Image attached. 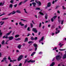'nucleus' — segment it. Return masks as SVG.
<instances>
[{"mask_svg": "<svg viewBox=\"0 0 66 66\" xmlns=\"http://www.w3.org/2000/svg\"><path fill=\"white\" fill-rule=\"evenodd\" d=\"M32 31L34 32L35 33H37V29H36L34 28L32 29Z\"/></svg>", "mask_w": 66, "mask_h": 66, "instance_id": "0eeeda50", "label": "nucleus"}, {"mask_svg": "<svg viewBox=\"0 0 66 66\" xmlns=\"http://www.w3.org/2000/svg\"><path fill=\"white\" fill-rule=\"evenodd\" d=\"M1 57V53H0V57Z\"/></svg>", "mask_w": 66, "mask_h": 66, "instance_id": "774afa93", "label": "nucleus"}, {"mask_svg": "<svg viewBox=\"0 0 66 66\" xmlns=\"http://www.w3.org/2000/svg\"><path fill=\"white\" fill-rule=\"evenodd\" d=\"M2 32H1V30H0V37L2 36Z\"/></svg>", "mask_w": 66, "mask_h": 66, "instance_id": "dca6fc26", "label": "nucleus"}, {"mask_svg": "<svg viewBox=\"0 0 66 66\" xmlns=\"http://www.w3.org/2000/svg\"><path fill=\"white\" fill-rule=\"evenodd\" d=\"M22 57H23V55H21L18 58V61H20V60L21 59H22Z\"/></svg>", "mask_w": 66, "mask_h": 66, "instance_id": "7ed1b4c3", "label": "nucleus"}, {"mask_svg": "<svg viewBox=\"0 0 66 66\" xmlns=\"http://www.w3.org/2000/svg\"><path fill=\"white\" fill-rule=\"evenodd\" d=\"M3 60H4V61H6V57H4L3 59Z\"/></svg>", "mask_w": 66, "mask_h": 66, "instance_id": "a19ab883", "label": "nucleus"}, {"mask_svg": "<svg viewBox=\"0 0 66 66\" xmlns=\"http://www.w3.org/2000/svg\"><path fill=\"white\" fill-rule=\"evenodd\" d=\"M19 24L21 26H24V24H22V22H20L19 23Z\"/></svg>", "mask_w": 66, "mask_h": 66, "instance_id": "ddd939ff", "label": "nucleus"}, {"mask_svg": "<svg viewBox=\"0 0 66 66\" xmlns=\"http://www.w3.org/2000/svg\"><path fill=\"white\" fill-rule=\"evenodd\" d=\"M17 4H16V5H14V7H16V6H17Z\"/></svg>", "mask_w": 66, "mask_h": 66, "instance_id": "69168bd1", "label": "nucleus"}, {"mask_svg": "<svg viewBox=\"0 0 66 66\" xmlns=\"http://www.w3.org/2000/svg\"><path fill=\"white\" fill-rule=\"evenodd\" d=\"M32 22L33 24H35V23L33 21H32Z\"/></svg>", "mask_w": 66, "mask_h": 66, "instance_id": "e2e57ef3", "label": "nucleus"}, {"mask_svg": "<svg viewBox=\"0 0 66 66\" xmlns=\"http://www.w3.org/2000/svg\"><path fill=\"white\" fill-rule=\"evenodd\" d=\"M16 13V12L15 11H14L11 12V14L12 15H14V14H15Z\"/></svg>", "mask_w": 66, "mask_h": 66, "instance_id": "aec40b11", "label": "nucleus"}, {"mask_svg": "<svg viewBox=\"0 0 66 66\" xmlns=\"http://www.w3.org/2000/svg\"><path fill=\"white\" fill-rule=\"evenodd\" d=\"M4 4V2L2 3H0V6H2Z\"/></svg>", "mask_w": 66, "mask_h": 66, "instance_id": "f8f14e48", "label": "nucleus"}, {"mask_svg": "<svg viewBox=\"0 0 66 66\" xmlns=\"http://www.w3.org/2000/svg\"><path fill=\"white\" fill-rule=\"evenodd\" d=\"M61 57H62V56H60V55H57L56 56V59L57 60L59 61L61 59Z\"/></svg>", "mask_w": 66, "mask_h": 66, "instance_id": "f257e3e1", "label": "nucleus"}, {"mask_svg": "<svg viewBox=\"0 0 66 66\" xmlns=\"http://www.w3.org/2000/svg\"><path fill=\"white\" fill-rule=\"evenodd\" d=\"M43 54V52H40L38 53V54Z\"/></svg>", "mask_w": 66, "mask_h": 66, "instance_id": "de8ad7c7", "label": "nucleus"}, {"mask_svg": "<svg viewBox=\"0 0 66 66\" xmlns=\"http://www.w3.org/2000/svg\"><path fill=\"white\" fill-rule=\"evenodd\" d=\"M53 18H52L51 19V21L52 22H53V21H54V20H53Z\"/></svg>", "mask_w": 66, "mask_h": 66, "instance_id": "37998d69", "label": "nucleus"}, {"mask_svg": "<svg viewBox=\"0 0 66 66\" xmlns=\"http://www.w3.org/2000/svg\"><path fill=\"white\" fill-rule=\"evenodd\" d=\"M34 42L32 41H29L28 42V44H32V43H33Z\"/></svg>", "mask_w": 66, "mask_h": 66, "instance_id": "393cba45", "label": "nucleus"}, {"mask_svg": "<svg viewBox=\"0 0 66 66\" xmlns=\"http://www.w3.org/2000/svg\"><path fill=\"white\" fill-rule=\"evenodd\" d=\"M56 31L55 34H57L59 33H60V30H59V28H57L56 29Z\"/></svg>", "mask_w": 66, "mask_h": 66, "instance_id": "f03ea898", "label": "nucleus"}, {"mask_svg": "<svg viewBox=\"0 0 66 66\" xmlns=\"http://www.w3.org/2000/svg\"><path fill=\"white\" fill-rule=\"evenodd\" d=\"M21 46H22L21 45H19L18 46V48L19 49H20L21 48Z\"/></svg>", "mask_w": 66, "mask_h": 66, "instance_id": "412c9836", "label": "nucleus"}, {"mask_svg": "<svg viewBox=\"0 0 66 66\" xmlns=\"http://www.w3.org/2000/svg\"><path fill=\"white\" fill-rule=\"evenodd\" d=\"M37 39V37H35L34 38V40H36Z\"/></svg>", "mask_w": 66, "mask_h": 66, "instance_id": "c03bdc74", "label": "nucleus"}, {"mask_svg": "<svg viewBox=\"0 0 66 66\" xmlns=\"http://www.w3.org/2000/svg\"><path fill=\"white\" fill-rule=\"evenodd\" d=\"M36 53V52H33L32 54H31V56H33V55H34Z\"/></svg>", "mask_w": 66, "mask_h": 66, "instance_id": "a211bd4d", "label": "nucleus"}, {"mask_svg": "<svg viewBox=\"0 0 66 66\" xmlns=\"http://www.w3.org/2000/svg\"><path fill=\"white\" fill-rule=\"evenodd\" d=\"M24 12L25 13H26V14H28V13L27 11H26V9H24Z\"/></svg>", "mask_w": 66, "mask_h": 66, "instance_id": "c756f323", "label": "nucleus"}, {"mask_svg": "<svg viewBox=\"0 0 66 66\" xmlns=\"http://www.w3.org/2000/svg\"><path fill=\"white\" fill-rule=\"evenodd\" d=\"M35 62V61L32 60H30L28 61V63H30V62H31V63H34Z\"/></svg>", "mask_w": 66, "mask_h": 66, "instance_id": "9d476101", "label": "nucleus"}, {"mask_svg": "<svg viewBox=\"0 0 66 66\" xmlns=\"http://www.w3.org/2000/svg\"><path fill=\"white\" fill-rule=\"evenodd\" d=\"M27 26H28L27 25V24H26L24 26V28H26L27 27Z\"/></svg>", "mask_w": 66, "mask_h": 66, "instance_id": "8fccbe9b", "label": "nucleus"}, {"mask_svg": "<svg viewBox=\"0 0 66 66\" xmlns=\"http://www.w3.org/2000/svg\"><path fill=\"white\" fill-rule=\"evenodd\" d=\"M16 60H13V63H14V62H15V61H16Z\"/></svg>", "mask_w": 66, "mask_h": 66, "instance_id": "13d9d810", "label": "nucleus"}, {"mask_svg": "<svg viewBox=\"0 0 66 66\" xmlns=\"http://www.w3.org/2000/svg\"><path fill=\"white\" fill-rule=\"evenodd\" d=\"M66 54H65L63 55V59H66Z\"/></svg>", "mask_w": 66, "mask_h": 66, "instance_id": "4be33fe9", "label": "nucleus"}, {"mask_svg": "<svg viewBox=\"0 0 66 66\" xmlns=\"http://www.w3.org/2000/svg\"><path fill=\"white\" fill-rule=\"evenodd\" d=\"M33 45L36 48H35V51H36L37 50V44H33Z\"/></svg>", "mask_w": 66, "mask_h": 66, "instance_id": "20e7f679", "label": "nucleus"}, {"mask_svg": "<svg viewBox=\"0 0 66 66\" xmlns=\"http://www.w3.org/2000/svg\"><path fill=\"white\" fill-rule=\"evenodd\" d=\"M36 9L37 10H40V8L38 7H37Z\"/></svg>", "mask_w": 66, "mask_h": 66, "instance_id": "79ce46f5", "label": "nucleus"}, {"mask_svg": "<svg viewBox=\"0 0 66 66\" xmlns=\"http://www.w3.org/2000/svg\"><path fill=\"white\" fill-rule=\"evenodd\" d=\"M8 38L9 40H11L14 38V37L12 36H10L8 37Z\"/></svg>", "mask_w": 66, "mask_h": 66, "instance_id": "423d86ee", "label": "nucleus"}, {"mask_svg": "<svg viewBox=\"0 0 66 66\" xmlns=\"http://www.w3.org/2000/svg\"><path fill=\"white\" fill-rule=\"evenodd\" d=\"M14 1L13 0H11L10 1V3H13Z\"/></svg>", "mask_w": 66, "mask_h": 66, "instance_id": "a18cd8bd", "label": "nucleus"}, {"mask_svg": "<svg viewBox=\"0 0 66 66\" xmlns=\"http://www.w3.org/2000/svg\"><path fill=\"white\" fill-rule=\"evenodd\" d=\"M54 64H55V63H54V62H53L50 65V66H53L54 65Z\"/></svg>", "mask_w": 66, "mask_h": 66, "instance_id": "f3484780", "label": "nucleus"}, {"mask_svg": "<svg viewBox=\"0 0 66 66\" xmlns=\"http://www.w3.org/2000/svg\"><path fill=\"white\" fill-rule=\"evenodd\" d=\"M28 39L27 38H25V42H28Z\"/></svg>", "mask_w": 66, "mask_h": 66, "instance_id": "e433bc0d", "label": "nucleus"}, {"mask_svg": "<svg viewBox=\"0 0 66 66\" xmlns=\"http://www.w3.org/2000/svg\"><path fill=\"white\" fill-rule=\"evenodd\" d=\"M12 32V31H10L9 32H8L6 34V35H7V36H9V35H10L11 34Z\"/></svg>", "mask_w": 66, "mask_h": 66, "instance_id": "6e6552de", "label": "nucleus"}, {"mask_svg": "<svg viewBox=\"0 0 66 66\" xmlns=\"http://www.w3.org/2000/svg\"><path fill=\"white\" fill-rule=\"evenodd\" d=\"M44 37H43L41 38L40 40H39V43H40L42 41H43L44 40Z\"/></svg>", "mask_w": 66, "mask_h": 66, "instance_id": "1a4fd4ad", "label": "nucleus"}, {"mask_svg": "<svg viewBox=\"0 0 66 66\" xmlns=\"http://www.w3.org/2000/svg\"><path fill=\"white\" fill-rule=\"evenodd\" d=\"M5 15L4 14H1L0 15V16H3V15Z\"/></svg>", "mask_w": 66, "mask_h": 66, "instance_id": "bf43d9fd", "label": "nucleus"}, {"mask_svg": "<svg viewBox=\"0 0 66 66\" xmlns=\"http://www.w3.org/2000/svg\"><path fill=\"white\" fill-rule=\"evenodd\" d=\"M66 49H59V50H60V51H64V50H65Z\"/></svg>", "mask_w": 66, "mask_h": 66, "instance_id": "09e8293b", "label": "nucleus"}, {"mask_svg": "<svg viewBox=\"0 0 66 66\" xmlns=\"http://www.w3.org/2000/svg\"><path fill=\"white\" fill-rule=\"evenodd\" d=\"M31 39L32 40H34V38H33V37H31Z\"/></svg>", "mask_w": 66, "mask_h": 66, "instance_id": "58836bf2", "label": "nucleus"}, {"mask_svg": "<svg viewBox=\"0 0 66 66\" xmlns=\"http://www.w3.org/2000/svg\"><path fill=\"white\" fill-rule=\"evenodd\" d=\"M61 24H63V22H64V20H61Z\"/></svg>", "mask_w": 66, "mask_h": 66, "instance_id": "473e14b6", "label": "nucleus"}, {"mask_svg": "<svg viewBox=\"0 0 66 66\" xmlns=\"http://www.w3.org/2000/svg\"><path fill=\"white\" fill-rule=\"evenodd\" d=\"M41 25H42V23H40L39 24V27H41Z\"/></svg>", "mask_w": 66, "mask_h": 66, "instance_id": "603ef678", "label": "nucleus"}, {"mask_svg": "<svg viewBox=\"0 0 66 66\" xmlns=\"http://www.w3.org/2000/svg\"><path fill=\"white\" fill-rule=\"evenodd\" d=\"M28 0H26L24 1V3H25V2H27Z\"/></svg>", "mask_w": 66, "mask_h": 66, "instance_id": "5fc2aeb1", "label": "nucleus"}, {"mask_svg": "<svg viewBox=\"0 0 66 66\" xmlns=\"http://www.w3.org/2000/svg\"><path fill=\"white\" fill-rule=\"evenodd\" d=\"M62 8L63 10H66V7H64V6H62Z\"/></svg>", "mask_w": 66, "mask_h": 66, "instance_id": "49530a36", "label": "nucleus"}, {"mask_svg": "<svg viewBox=\"0 0 66 66\" xmlns=\"http://www.w3.org/2000/svg\"><path fill=\"white\" fill-rule=\"evenodd\" d=\"M57 16L56 15L55 16H54L53 18L54 19H56V18L57 17Z\"/></svg>", "mask_w": 66, "mask_h": 66, "instance_id": "cd10ccee", "label": "nucleus"}, {"mask_svg": "<svg viewBox=\"0 0 66 66\" xmlns=\"http://www.w3.org/2000/svg\"><path fill=\"white\" fill-rule=\"evenodd\" d=\"M21 20L22 21H23V22H26V21H27V20H24L23 19H21Z\"/></svg>", "mask_w": 66, "mask_h": 66, "instance_id": "72a5a7b5", "label": "nucleus"}, {"mask_svg": "<svg viewBox=\"0 0 66 66\" xmlns=\"http://www.w3.org/2000/svg\"><path fill=\"white\" fill-rule=\"evenodd\" d=\"M11 14H12V13L11 12V13H10L9 14H8V15H9V16H10V15H11Z\"/></svg>", "mask_w": 66, "mask_h": 66, "instance_id": "680f3d73", "label": "nucleus"}, {"mask_svg": "<svg viewBox=\"0 0 66 66\" xmlns=\"http://www.w3.org/2000/svg\"><path fill=\"white\" fill-rule=\"evenodd\" d=\"M48 16V15H47V14H46L45 15V18L46 19H47Z\"/></svg>", "mask_w": 66, "mask_h": 66, "instance_id": "a878e982", "label": "nucleus"}, {"mask_svg": "<svg viewBox=\"0 0 66 66\" xmlns=\"http://www.w3.org/2000/svg\"><path fill=\"white\" fill-rule=\"evenodd\" d=\"M56 49H57V47H54L53 49V50H56Z\"/></svg>", "mask_w": 66, "mask_h": 66, "instance_id": "2f4dec72", "label": "nucleus"}, {"mask_svg": "<svg viewBox=\"0 0 66 66\" xmlns=\"http://www.w3.org/2000/svg\"><path fill=\"white\" fill-rule=\"evenodd\" d=\"M22 65V64L21 63H20L19 64V66H21Z\"/></svg>", "mask_w": 66, "mask_h": 66, "instance_id": "6e6d98bb", "label": "nucleus"}, {"mask_svg": "<svg viewBox=\"0 0 66 66\" xmlns=\"http://www.w3.org/2000/svg\"><path fill=\"white\" fill-rule=\"evenodd\" d=\"M54 34H55V33H52V36H53V35H54Z\"/></svg>", "mask_w": 66, "mask_h": 66, "instance_id": "052dcab7", "label": "nucleus"}, {"mask_svg": "<svg viewBox=\"0 0 66 66\" xmlns=\"http://www.w3.org/2000/svg\"><path fill=\"white\" fill-rule=\"evenodd\" d=\"M30 26L31 27V28H32L33 27V24L32 23H30Z\"/></svg>", "mask_w": 66, "mask_h": 66, "instance_id": "7c9ffc66", "label": "nucleus"}, {"mask_svg": "<svg viewBox=\"0 0 66 66\" xmlns=\"http://www.w3.org/2000/svg\"><path fill=\"white\" fill-rule=\"evenodd\" d=\"M16 52H19V50H16Z\"/></svg>", "mask_w": 66, "mask_h": 66, "instance_id": "338daca9", "label": "nucleus"}, {"mask_svg": "<svg viewBox=\"0 0 66 66\" xmlns=\"http://www.w3.org/2000/svg\"><path fill=\"white\" fill-rule=\"evenodd\" d=\"M21 38H18L17 39H15V40H17V41H18V40H20Z\"/></svg>", "mask_w": 66, "mask_h": 66, "instance_id": "5701e85b", "label": "nucleus"}, {"mask_svg": "<svg viewBox=\"0 0 66 66\" xmlns=\"http://www.w3.org/2000/svg\"><path fill=\"white\" fill-rule=\"evenodd\" d=\"M30 27L28 28L27 29L28 31H30Z\"/></svg>", "mask_w": 66, "mask_h": 66, "instance_id": "3c124183", "label": "nucleus"}, {"mask_svg": "<svg viewBox=\"0 0 66 66\" xmlns=\"http://www.w3.org/2000/svg\"><path fill=\"white\" fill-rule=\"evenodd\" d=\"M35 2L37 3L38 5H41V3L39 1H35Z\"/></svg>", "mask_w": 66, "mask_h": 66, "instance_id": "39448f33", "label": "nucleus"}, {"mask_svg": "<svg viewBox=\"0 0 66 66\" xmlns=\"http://www.w3.org/2000/svg\"><path fill=\"white\" fill-rule=\"evenodd\" d=\"M13 6V5L11 4H10L9 6L11 8H12Z\"/></svg>", "mask_w": 66, "mask_h": 66, "instance_id": "f704fd0d", "label": "nucleus"}, {"mask_svg": "<svg viewBox=\"0 0 66 66\" xmlns=\"http://www.w3.org/2000/svg\"><path fill=\"white\" fill-rule=\"evenodd\" d=\"M5 38H8V37L7 36V35H6L5 36Z\"/></svg>", "mask_w": 66, "mask_h": 66, "instance_id": "864d4df0", "label": "nucleus"}, {"mask_svg": "<svg viewBox=\"0 0 66 66\" xmlns=\"http://www.w3.org/2000/svg\"><path fill=\"white\" fill-rule=\"evenodd\" d=\"M5 41L4 40H3L2 43V45H3V44H4V42H5Z\"/></svg>", "mask_w": 66, "mask_h": 66, "instance_id": "ea45409f", "label": "nucleus"}, {"mask_svg": "<svg viewBox=\"0 0 66 66\" xmlns=\"http://www.w3.org/2000/svg\"><path fill=\"white\" fill-rule=\"evenodd\" d=\"M8 60H11V58L10 57V56H9L8 57Z\"/></svg>", "mask_w": 66, "mask_h": 66, "instance_id": "4d7b16f0", "label": "nucleus"}, {"mask_svg": "<svg viewBox=\"0 0 66 66\" xmlns=\"http://www.w3.org/2000/svg\"><path fill=\"white\" fill-rule=\"evenodd\" d=\"M32 4L33 5V6H35L36 5V3L35 2H33L32 3Z\"/></svg>", "mask_w": 66, "mask_h": 66, "instance_id": "6ab92c4d", "label": "nucleus"}, {"mask_svg": "<svg viewBox=\"0 0 66 66\" xmlns=\"http://www.w3.org/2000/svg\"><path fill=\"white\" fill-rule=\"evenodd\" d=\"M22 3V2H20L19 4V5H20Z\"/></svg>", "mask_w": 66, "mask_h": 66, "instance_id": "4c0bfd02", "label": "nucleus"}, {"mask_svg": "<svg viewBox=\"0 0 66 66\" xmlns=\"http://www.w3.org/2000/svg\"><path fill=\"white\" fill-rule=\"evenodd\" d=\"M16 13H19V14H20L21 13V12L19 10H17L16 11Z\"/></svg>", "mask_w": 66, "mask_h": 66, "instance_id": "2eb2a0df", "label": "nucleus"}, {"mask_svg": "<svg viewBox=\"0 0 66 66\" xmlns=\"http://www.w3.org/2000/svg\"><path fill=\"white\" fill-rule=\"evenodd\" d=\"M39 13L40 14V15H44L43 13L40 12H39Z\"/></svg>", "mask_w": 66, "mask_h": 66, "instance_id": "c9c22d12", "label": "nucleus"}, {"mask_svg": "<svg viewBox=\"0 0 66 66\" xmlns=\"http://www.w3.org/2000/svg\"><path fill=\"white\" fill-rule=\"evenodd\" d=\"M51 3H48V4H47V7H46V9H47V7H50V6H51Z\"/></svg>", "mask_w": 66, "mask_h": 66, "instance_id": "9b49d317", "label": "nucleus"}, {"mask_svg": "<svg viewBox=\"0 0 66 66\" xmlns=\"http://www.w3.org/2000/svg\"><path fill=\"white\" fill-rule=\"evenodd\" d=\"M9 19V18H3V19H2V20H6V19Z\"/></svg>", "mask_w": 66, "mask_h": 66, "instance_id": "bb28decb", "label": "nucleus"}, {"mask_svg": "<svg viewBox=\"0 0 66 66\" xmlns=\"http://www.w3.org/2000/svg\"><path fill=\"white\" fill-rule=\"evenodd\" d=\"M29 59H26L25 60V62L24 63V64H26L27 63V62L28 63H29V62H28V61H29Z\"/></svg>", "mask_w": 66, "mask_h": 66, "instance_id": "4468645a", "label": "nucleus"}, {"mask_svg": "<svg viewBox=\"0 0 66 66\" xmlns=\"http://www.w3.org/2000/svg\"><path fill=\"white\" fill-rule=\"evenodd\" d=\"M57 13L59 14H60V12L59 11H57Z\"/></svg>", "mask_w": 66, "mask_h": 66, "instance_id": "0e129e2a", "label": "nucleus"}, {"mask_svg": "<svg viewBox=\"0 0 66 66\" xmlns=\"http://www.w3.org/2000/svg\"><path fill=\"white\" fill-rule=\"evenodd\" d=\"M19 35H15V38H17V37H19Z\"/></svg>", "mask_w": 66, "mask_h": 66, "instance_id": "c85d7f7f", "label": "nucleus"}, {"mask_svg": "<svg viewBox=\"0 0 66 66\" xmlns=\"http://www.w3.org/2000/svg\"><path fill=\"white\" fill-rule=\"evenodd\" d=\"M4 22H3V21H1L0 22V23L1 24V26H2V25L4 23Z\"/></svg>", "mask_w": 66, "mask_h": 66, "instance_id": "b1692460", "label": "nucleus"}]
</instances>
